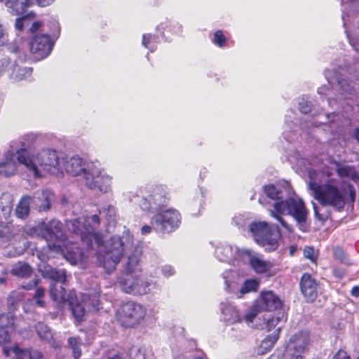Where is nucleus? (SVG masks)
<instances>
[{"mask_svg": "<svg viewBox=\"0 0 359 359\" xmlns=\"http://www.w3.org/2000/svg\"><path fill=\"white\" fill-rule=\"evenodd\" d=\"M99 224L100 217L97 215H82L67 222L68 231L78 236L88 249H93L95 246L98 248V264L107 273H111L116 269L124 255L133 250L134 238L128 230H125L121 235L111 236L102 244V235L96 231Z\"/></svg>", "mask_w": 359, "mask_h": 359, "instance_id": "obj_1", "label": "nucleus"}, {"mask_svg": "<svg viewBox=\"0 0 359 359\" xmlns=\"http://www.w3.org/2000/svg\"><path fill=\"white\" fill-rule=\"evenodd\" d=\"M264 189L267 197L275 201L273 209L269 210L271 217L276 219L288 232H291L292 228L282 218L283 215H290L296 220L299 229L306 231L307 210L300 198H287V189L280 184H269Z\"/></svg>", "mask_w": 359, "mask_h": 359, "instance_id": "obj_2", "label": "nucleus"}, {"mask_svg": "<svg viewBox=\"0 0 359 359\" xmlns=\"http://www.w3.org/2000/svg\"><path fill=\"white\" fill-rule=\"evenodd\" d=\"M19 156L25 163V168L35 178H41L46 174L57 175L62 173V165L58 152L52 149H43L36 154L21 152Z\"/></svg>", "mask_w": 359, "mask_h": 359, "instance_id": "obj_3", "label": "nucleus"}, {"mask_svg": "<svg viewBox=\"0 0 359 359\" xmlns=\"http://www.w3.org/2000/svg\"><path fill=\"white\" fill-rule=\"evenodd\" d=\"M327 179L322 184L311 181L309 184L311 194L322 205L337 210L344 208L346 191L341 180L332 177L330 171L327 172Z\"/></svg>", "mask_w": 359, "mask_h": 359, "instance_id": "obj_4", "label": "nucleus"}, {"mask_svg": "<svg viewBox=\"0 0 359 359\" xmlns=\"http://www.w3.org/2000/svg\"><path fill=\"white\" fill-rule=\"evenodd\" d=\"M168 190L165 185H151L140 191H128L125 194L127 200L137 205L144 212H154L165 205L168 197Z\"/></svg>", "mask_w": 359, "mask_h": 359, "instance_id": "obj_5", "label": "nucleus"}, {"mask_svg": "<svg viewBox=\"0 0 359 359\" xmlns=\"http://www.w3.org/2000/svg\"><path fill=\"white\" fill-rule=\"evenodd\" d=\"M250 231L255 241L266 250L273 251L277 249L280 238L277 226H269L265 222H255L250 225Z\"/></svg>", "mask_w": 359, "mask_h": 359, "instance_id": "obj_6", "label": "nucleus"}, {"mask_svg": "<svg viewBox=\"0 0 359 359\" xmlns=\"http://www.w3.org/2000/svg\"><path fill=\"white\" fill-rule=\"evenodd\" d=\"M67 300L72 315L77 322H81L83 319L86 313L84 306L88 308L89 310L97 311L100 309L99 294L97 292L90 294H81L80 301H79L75 292L70 291Z\"/></svg>", "mask_w": 359, "mask_h": 359, "instance_id": "obj_7", "label": "nucleus"}, {"mask_svg": "<svg viewBox=\"0 0 359 359\" xmlns=\"http://www.w3.org/2000/svg\"><path fill=\"white\" fill-rule=\"evenodd\" d=\"M146 314L147 310L141 304L130 301L120 306L116 316L123 326L130 327L140 324Z\"/></svg>", "mask_w": 359, "mask_h": 359, "instance_id": "obj_8", "label": "nucleus"}, {"mask_svg": "<svg viewBox=\"0 0 359 359\" xmlns=\"http://www.w3.org/2000/svg\"><path fill=\"white\" fill-rule=\"evenodd\" d=\"M155 282L147 280L140 273L124 274L120 279L121 290L133 295H144L155 287Z\"/></svg>", "mask_w": 359, "mask_h": 359, "instance_id": "obj_9", "label": "nucleus"}, {"mask_svg": "<svg viewBox=\"0 0 359 359\" xmlns=\"http://www.w3.org/2000/svg\"><path fill=\"white\" fill-rule=\"evenodd\" d=\"M311 341L308 331H300L293 334L289 339L281 359H304V353L309 348Z\"/></svg>", "mask_w": 359, "mask_h": 359, "instance_id": "obj_10", "label": "nucleus"}, {"mask_svg": "<svg viewBox=\"0 0 359 359\" xmlns=\"http://www.w3.org/2000/svg\"><path fill=\"white\" fill-rule=\"evenodd\" d=\"M181 223L180 214L174 209H168L154 215L151 224L156 231L170 233L177 229Z\"/></svg>", "mask_w": 359, "mask_h": 359, "instance_id": "obj_11", "label": "nucleus"}, {"mask_svg": "<svg viewBox=\"0 0 359 359\" xmlns=\"http://www.w3.org/2000/svg\"><path fill=\"white\" fill-rule=\"evenodd\" d=\"M346 72L349 74L354 73L353 77L359 80V74L355 73V67H348V69L346 70L341 69L339 72L327 70L325 74L329 85L344 98H347V95H351L353 90L351 84L344 78L345 72Z\"/></svg>", "mask_w": 359, "mask_h": 359, "instance_id": "obj_12", "label": "nucleus"}, {"mask_svg": "<svg viewBox=\"0 0 359 359\" xmlns=\"http://www.w3.org/2000/svg\"><path fill=\"white\" fill-rule=\"evenodd\" d=\"M225 282V290L229 293L235 294L237 297L241 298L245 294L256 292L259 286V281L255 278L247 279L238 289V284L235 280L236 274L232 271H226L222 274Z\"/></svg>", "mask_w": 359, "mask_h": 359, "instance_id": "obj_13", "label": "nucleus"}, {"mask_svg": "<svg viewBox=\"0 0 359 359\" xmlns=\"http://www.w3.org/2000/svg\"><path fill=\"white\" fill-rule=\"evenodd\" d=\"M111 177L95 165L89 166L88 172L85 175L86 186L92 189H98L102 193H108L111 191Z\"/></svg>", "mask_w": 359, "mask_h": 359, "instance_id": "obj_14", "label": "nucleus"}, {"mask_svg": "<svg viewBox=\"0 0 359 359\" xmlns=\"http://www.w3.org/2000/svg\"><path fill=\"white\" fill-rule=\"evenodd\" d=\"M54 43L48 34H37L29 43L31 53L36 59H43L50 53Z\"/></svg>", "mask_w": 359, "mask_h": 359, "instance_id": "obj_15", "label": "nucleus"}, {"mask_svg": "<svg viewBox=\"0 0 359 359\" xmlns=\"http://www.w3.org/2000/svg\"><path fill=\"white\" fill-rule=\"evenodd\" d=\"M21 152H27L26 149H20L14 152H8L4 158L0 162V176L11 177L18 171V165H23L25 163L20 161Z\"/></svg>", "mask_w": 359, "mask_h": 359, "instance_id": "obj_16", "label": "nucleus"}, {"mask_svg": "<svg viewBox=\"0 0 359 359\" xmlns=\"http://www.w3.org/2000/svg\"><path fill=\"white\" fill-rule=\"evenodd\" d=\"M23 297V294L18 291L11 292L8 298V306L9 312L0 316V328L10 331L15 330V316L13 311L15 309V304Z\"/></svg>", "mask_w": 359, "mask_h": 359, "instance_id": "obj_17", "label": "nucleus"}, {"mask_svg": "<svg viewBox=\"0 0 359 359\" xmlns=\"http://www.w3.org/2000/svg\"><path fill=\"white\" fill-rule=\"evenodd\" d=\"M242 259H247L252 269L259 274L269 272L273 267L271 262L265 260L262 256L252 250L243 249Z\"/></svg>", "mask_w": 359, "mask_h": 359, "instance_id": "obj_18", "label": "nucleus"}, {"mask_svg": "<svg viewBox=\"0 0 359 359\" xmlns=\"http://www.w3.org/2000/svg\"><path fill=\"white\" fill-rule=\"evenodd\" d=\"M62 170L65 169L67 173L72 176H78L83 174L85 177L86 173L88 172V167L93 163L86 164L79 156H73L71 157H62L61 159Z\"/></svg>", "mask_w": 359, "mask_h": 359, "instance_id": "obj_19", "label": "nucleus"}, {"mask_svg": "<svg viewBox=\"0 0 359 359\" xmlns=\"http://www.w3.org/2000/svg\"><path fill=\"white\" fill-rule=\"evenodd\" d=\"M62 223L56 219H53L48 223H43L39 227L42 237L46 241H63L65 236L62 228Z\"/></svg>", "mask_w": 359, "mask_h": 359, "instance_id": "obj_20", "label": "nucleus"}, {"mask_svg": "<svg viewBox=\"0 0 359 359\" xmlns=\"http://www.w3.org/2000/svg\"><path fill=\"white\" fill-rule=\"evenodd\" d=\"M11 273L13 276L22 278H31V281L22 285V287L26 290H32L34 288L39 282V278L36 275L33 274L32 268L28 264L25 262H18L15 264L11 269Z\"/></svg>", "mask_w": 359, "mask_h": 359, "instance_id": "obj_21", "label": "nucleus"}, {"mask_svg": "<svg viewBox=\"0 0 359 359\" xmlns=\"http://www.w3.org/2000/svg\"><path fill=\"white\" fill-rule=\"evenodd\" d=\"M54 201V194L49 190L37 191L31 196L32 207L39 212L49 210Z\"/></svg>", "mask_w": 359, "mask_h": 359, "instance_id": "obj_22", "label": "nucleus"}, {"mask_svg": "<svg viewBox=\"0 0 359 359\" xmlns=\"http://www.w3.org/2000/svg\"><path fill=\"white\" fill-rule=\"evenodd\" d=\"M243 249L228 244L220 243L216 247L215 256L221 262L231 263L235 259H241Z\"/></svg>", "mask_w": 359, "mask_h": 359, "instance_id": "obj_23", "label": "nucleus"}, {"mask_svg": "<svg viewBox=\"0 0 359 359\" xmlns=\"http://www.w3.org/2000/svg\"><path fill=\"white\" fill-rule=\"evenodd\" d=\"M255 302L262 311L276 310L282 305L279 297L271 291L262 292Z\"/></svg>", "mask_w": 359, "mask_h": 359, "instance_id": "obj_24", "label": "nucleus"}, {"mask_svg": "<svg viewBox=\"0 0 359 359\" xmlns=\"http://www.w3.org/2000/svg\"><path fill=\"white\" fill-rule=\"evenodd\" d=\"M4 353L6 356H11L14 359H42L41 353L36 350L20 349L18 346L10 348L4 346Z\"/></svg>", "mask_w": 359, "mask_h": 359, "instance_id": "obj_25", "label": "nucleus"}, {"mask_svg": "<svg viewBox=\"0 0 359 359\" xmlns=\"http://www.w3.org/2000/svg\"><path fill=\"white\" fill-rule=\"evenodd\" d=\"M300 288L302 294L308 301H313L317 296V283L311 276L305 273L300 281Z\"/></svg>", "mask_w": 359, "mask_h": 359, "instance_id": "obj_26", "label": "nucleus"}, {"mask_svg": "<svg viewBox=\"0 0 359 359\" xmlns=\"http://www.w3.org/2000/svg\"><path fill=\"white\" fill-rule=\"evenodd\" d=\"M220 309L225 321L230 323H241L243 321L242 315L229 302H222Z\"/></svg>", "mask_w": 359, "mask_h": 359, "instance_id": "obj_27", "label": "nucleus"}, {"mask_svg": "<svg viewBox=\"0 0 359 359\" xmlns=\"http://www.w3.org/2000/svg\"><path fill=\"white\" fill-rule=\"evenodd\" d=\"M40 271L45 278H50L57 283H65L66 281L67 274L64 269H56L50 266H46Z\"/></svg>", "mask_w": 359, "mask_h": 359, "instance_id": "obj_28", "label": "nucleus"}, {"mask_svg": "<svg viewBox=\"0 0 359 359\" xmlns=\"http://www.w3.org/2000/svg\"><path fill=\"white\" fill-rule=\"evenodd\" d=\"M280 332V327H278L275 332H273L262 341L257 351L259 354H264L272 349L279 338Z\"/></svg>", "mask_w": 359, "mask_h": 359, "instance_id": "obj_29", "label": "nucleus"}, {"mask_svg": "<svg viewBox=\"0 0 359 359\" xmlns=\"http://www.w3.org/2000/svg\"><path fill=\"white\" fill-rule=\"evenodd\" d=\"M140 255L137 252H132L128 257V259L125 266V273H140L141 269L139 266Z\"/></svg>", "mask_w": 359, "mask_h": 359, "instance_id": "obj_30", "label": "nucleus"}, {"mask_svg": "<svg viewBox=\"0 0 359 359\" xmlns=\"http://www.w3.org/2000/svg\"><path fill=\"white\" fill-rule=\"evenodd\" d=\"M30 205H32L31 196L22 197L15 210L16 216L21 219L27 217L29 214Z\"/></svg>", "mask_w": 359, "mask_h": 359, "instance_id": "obj_31", "label": "nucleus"}, {"mask_svg": "<svg viewBox=\"0 0 359 359\" xmlns=\"http://www.w3.org/2000/svg\"><path fill=\"white\" fill-rule=\"evenodd\" d=\"M262 312V310L257 306L255 302L246 311L244 316H242L243 320L245 321L246 325L250 327H255V320H256L258 314Z\"/></svg>", "mask_w": 359, "mask_h": 359, "instance_id": "obj_32", "label": "nucleus"}, {"mask_svg": "<svg viewBox=\"0 0 359 359\" xmlns=\"http://www.w3.org/2000/svg\"><path fill=\"white\" fill-rule=\"evenodd\" d=\"M50 296L53 301L62 304L67 302V297H66L65 288L58 285L57 283H54L50 287Z\"/></svg>", "mask_w": 359, "mask_h": 359, "instance_id": "obj_33", "label": "nucleus"}, {"mask_svg": "<svg viewBox=\"0 0 359 359\" xmlns=\"http://www.w3.org/2000/svg\"><path fill=\"white\" fill-rule=\"evenodd\" d=\"M334 165L338 175L336 179L341 180L340 177L355 178L356 177L355 170L353 167L338 163H334Z\"/></svg>", "mask_w": 359, "mask_h": 359, "instance_id": "obj_34", "label": "nucleus"}, {"mask_svg": "<svg viewBox=\"0 0 359 359\" xmlns=\"http://www.w3.org/2000/svg\"><path fill=\"white\" fill-rule=\"evenodd\" d=\"M32 72V69L30 67H22L18 65H15L11 76L15 80L20 81L29 78Z\"/></svg>", "mask_w": 359, "mask_h": 359, "instance_id": "obj_35", "label": "nucleus"}, {"mask_svg": "<svg viewBox=\"0 0 359 359\" xmlns=\"http://www.w3.org/2000/svg\"><path fill=\"white\" fill-rule=\"evenodd\" d=\"M35 328L37 334L42 340L51 342L53 340V333L46 325L39 322L36 325Z\"/></svg>", "mask_w": 359, "mask_h": 359, "instance_id": "obj_36", "label": "nucleus"}, {"mask_svg": "<svg viewBox=\"0 0 359 359\" xmlns=\"http://www.w3.org/2000/svg\"><path fill=\"white\" fill-rule=\"evenodd\" d=\"M49 248L53 251L61 252L66 257V259H68L72 264H75L80 258L79 253L74 251L71 252L67 250V254H65V251L62 249V247L59 244L57 245L54 243L53 245H49Z\"/></svg>", "mask_w": 359, "mask_h": 359, "instance_id": "obj_37", "label": "nucleus"}, {"mask_svg": "<svg viewBox=\"0 0 359 359\" xmlns=\"http://www.w3.org/2000/svg\"><path fill=\"white\" fill-rule=\"evenodd\" d=\"M13 196L8 193H4L0 196V208L4 214L8 215L12 210Z\"/></svg>", "mask_w": 359, "mask_h": 359, "instance_id": "obj_38", "label": "nucleus"}, {"mask_svg": "<svg viewBox=\"0 0 359 359\" xmlns=\"http://www.w3.org/2000/svg\"><path fill=\"white\" fill-rule=\"evenodd\" d=\"M284 316L283 313H278L276 316H272L271 318H269L266 323V328L268 331H276V330L280 327H282L281 324L284 320Z\"/></svg>", "mask_w": 359, "mask_h": 359, "instance_id": "obj_39", "label": "nucleus"}, {"mask_svg": "<svg viewBox=\"0 0 359 359\" xmlns=\"http://www.w3.org/2000/svg\"><path fill=\"white\" fill-rule=\"evenodd\" d=\"M337 115L335 113L332 114H323L320 113L315 115V121L314 123L316 126H318L320 125L323 124H327L330 122H332L334 121V118Z\"/></svg>", "mask_w": 359, "mask_h": 359, "instance_id": "obj_40", "label": "nucleus"}, {"mask_svg": "<svg viewBox=\"0 0 359 359\" xmlns=\"http://www.w3.org/2000/svg\"><path fill=\"white\" fill-rule=\"evenodd\" d=\"M158 37L151 34H144L142 37V45L148 48L151 52H154L156 48Z\"/></svg>", "mask_w": 359, "mask_h": 359, "instance_id": "obj_41", "label": "nucleus"}, {"mask_svg": "<svg viewBox=\"0 0 359 359\" xmlns=\"http://www.w3.org/2000/svg\"><path fill=\"white\" fill-rule=\"evenodd\" d=\"M11 238V226L0 221V243H6Z\"/></svg>", "mask_w": 359, "mask_h": 359, "instance_id": "obj_42", "label": "nucleus"}, {"mask_svg": "<svg viewBox=\"0 0 359 359\" xmlns=\"http://www.w3.org/2000/svg\"><path fill=\"white\" fill-rule=\"evenodd\" d=\"M68 343L72 349L74 358L78 359L81 354V351L80 348L81 341L80 339L76 337H70L68 339Z\"/></svg>", "mask_w": 359, "mask_h": 359, "instance_id": "obj_43", "label": "nucleus"}, {"mask_svg": "<svg viewBox=\"0 0 359 359\" xmlns=\"http://www.w3.org/2000/svg\"><path fill=\"white\" fill-rule=\"evenodd\" d=\"M226 40V39L221 30L215 32L213 39V43L215 44L218 45L219 47H222L224 45Z\"/></svg>", "mask_w": 359, "mask_h": 359, "instance_id": "obj_44", "label": "nucleus"}, {"mask_svg": "<svg viewBox=\"0 0 359 359\" xmlns=\"http://www.w3.org/2000/svg\"><path fill=\"white\" fill-rule=\"evenodd\" d=\"M13 332L0 328V346H3L10 341Z\"/></svg>", "mask_w": 359, "mask_h": 359, "instance_id": "obj_45", "label": "nucleus"}, {"mask_svg": "<svg viewBox=\"0 0 359 359\" xmlns=\"http://www.w3.org/2000/svg\"><path fill=\"white\" fill-rule=\"evenodd\" d=\"M100 213H104L109 218H112L116 214V208L111 204H106L100 210Z\"/></svg>", "mask_w": 359, "mask_h": 359, "instance_id": "obj_46", "label": "nucleus"}, {"mask_svg": "<svg viewBox=\"0 0 359 359\" xmlns=\"http://www.w3.org/2000/svg\"><path fill=\"white\" fill-rule=\"evenodd\" d=\"M45 294V290L43 287H38L36 290L35 294L34 296V299L36 300V304L39 306H43L45 302L41 299Z\"/></svg>", "mask_w": 359, "mask_h": 359, "instance_id": "obj_47", "label": "nucleus"}, {"mask_svg": "<svg viewBox=\"0 0 359 359\" xmlns=\"http://www.w3.org/2000/svg\"><path fill=\"white\" fill-rule=\"evenodd\" d=\"M130 355L132 359H144V354L138 347H133L130 349Z\"/></svg>", "mask_w": 359, "mask_h": 359, "instance_id": "obj_48", "label": "nucleus"}, {"mask_svg": "<svg viewBox=\"0 0 359 359\" xmlns=\"http://www.w3.org/2000/svg\"><path fill=\"white\" fill-rule=\"evenodd\" d=\"M8 41V34L3 25L0 23V46L6 45Z\"/></svg>", "mask_w": 359, "mask_h": 359, "instance_id": "obj_49", "label": "nucleus"}, {"mask_svg": "<svg viewBox=\"0 0 359 359\" xmlns=\"http://www.w3.org/2000/svg\"><path fill=\"white\" fill-rule=\"evenodd\" d=\"M304 256L306 258L311 259L312 262H314L316 257L314 249L311 247H305L304 250Z\"/></svg>", "mask_w": 359, "mask_h": 359, "instance_id": "obj_50", "label": "nucleus"}, {"mask_svg": "<svg viewBox=\"0 0 359 359\" xmlns=\"http://www.w3.org/2000/svg\"><path fill=\"white\" fill-rule=\"evenodd\" d=\"M346 33L347 34V36L349 39L350 44L353 48V49L355 51L359 52V39L355 36H351L348 34L347 30L346 29Z\"/></svg>", "mask_w": 359, "mask_h": 359, "instance_id": "obj_51", "label": "nucleus"}, {"mask_svg": "<svg viewBox=\"0 0 359 359\" xmlns=\"http://www.w3.org/2000/svg\"><path fill=\"white\" fill-rule=\"evenodd\" d=\"M27 8L25 11L22 15H16L17 16H21L20 18H18L15 20V27L17 29L21 30L23 28V21L26 19L27 15Z\"/></svg>", "mask_w": 359, "mask_h": 359, "instance_id": "obj_52", "label": "nucleus"}, {"mask_svg": "<svg viewBox=\"0 0 359 359\" xmlns=\"http://www.w3.org/2000/svg\"><path fill=\"white\" fill-rule=\"evenodd\" d=\"M161 271L164 276L169 277L175 273L173 267L170 265H164L161 267Z\"/></svg>", "mask_w": 359, "mask_h": 359, "instance_id": "obj_53", "label": "nucleus"}, {"mask_svg": "<svg viewBox=\"0 0 359 359\" xmlns=\"http://www.w3.org/2000/svg\"><path fill=\"white\" fill-rule=\"evenodd\" d=\"M333 255L335 258L341 262H344L345 260V253L340 248H335L333 251Z\"/></svg>", "mask_w": 359, "mask_h": 359, "instance_id": "obj_54", "label": "nucleus"}, {"mask_svg": "<svg viewBox=\"0 0 359 359\" xmlns=\"http://www.w3.org/2000/svg\"><path fill=\"white\" fill-rule=\"evenodd\" d=\"M299 110L302 113L307 114L311 110V107L310 103H309L307 101L303 100L302 102H299Z\"/></svg>", "mask_w": 359, "mask_h": 359, "instance_id": "obj_55", "label": "nucleus"}, {"mask_svg": "<svg viewBox=\"0 0 359 359\" xmlns=\"http://www.w3.org/2000/svg\"><path fill=\"white\" fill-rule=\"evenodd\" d=\"M8 275V270L0 264V284H5L6 283V276Z\"/></svg>", "mask_w": 359, "mask_h": 359, "instance_id": "obj_56", "label": "nucleus"}, {"mask_svg": "<svg viewBox=\"0 0 359 359\" xmlns=\"http://www.w3.org/2000/svg\"><path fill=\"white\" fill-rule=\"evenodd\" d=\"M332 359H351L348 353L342 349L339 350L333 356Z\"/></svg>", "mask_w": 359, "mask_h": 359, "instance_id": "obj_57", "label": "nucleus"}, {"mask_svg": "<svg viewBox=\"0 0 359 359\" xmlns=\"http://www.w3.org/2000/svg\"><path fill=\"white\" fill-rule=\"evenodd\" d=\"M122 353L116 351H110L105 356L104 359H121Z\"/></svg>", "mask_w": 359, "mask_h": 359, "instance_id": "obj_58", "label": "nucleus"}, {"mask_svg": "<svg viewBox=\"0 0 359 359\" xmlns=\"http://www.w3.org/2000/svg\"><path fill=\"white\" fill-rule=\"evenodd\" d=\"M333 274L336 278L341 279L344 276L345 270L344 269L334 268L333 270Z\"/></svg>", "mask_w": 359, "mask_h": 359, "instance_id": "obj_59", "label": "nucleus"}, {"mask_svg": "<svg viewBox=\"0 0 359 359\" xmlns=\"http://www.w3.org/2000/svg\"><path fill=\"white\" fill-rule=\"evenodd\" d=\"M152 227L149 225H144L141 229V233L143 235L151 233Z\"/></svg>", "mask_w": 359, "mask_h": 359, "instance_id": "obj_60", "label": "nucleus"}, {"mask_svg": "<svg viewBox=\"0 0 359 359\" xmlns=\"http://www.w3.org/2000/svg\"><path fill=\"white\" fill-rule=\"evenodd\" d=\"M330 89L326 86H321L318 88V93L320 95H327V92H329Z\"/></svg>", "mask_w": 359, "mask_h": 359, "instance_id": "obj_61", "label": "nucleus"}, {"mask_svg": "<svg viewBox=\"0 0 359 359\" xmlns=\"http://www.w3.org/2000/svg\"><path fill=\"white\" fill-rule=\"evenodd\" d=\"M41 22H33L32 27L30 28V30L32 32H35L41 27Z\"/></svg>", "mask_w": 359, "mask_h": 359, "instance_id": "obj_62", "label": "nucleus"}, {"mask_svg": "<svg viewBox=\"0 0 359 359\" xmlns=\"http://www.w3.org/2000/svg\"><path fill=\"white\" fill-rule=\"evenodd\" d=\"M351 294L355 297H358L359 295V287H354L351 290Z\"/></svg>", "mask_w": 359, "mask_h": 359, "instance_id": "obj_63", "label": "nucleus"}, {"mask_svg": "<svg viewBox=\"0 0 359 359\" xmlns=\"http://www.w3.org/2000/svg\"><path fill=\"white\" fill-rule=\"evenodd\" d=\"M353 135L359 143V128H356L354 131Z\"/></svg>", "mask_w": 359, "mask_h": 359, "instance_id": "obj_64", "label": "nucleus"}]
</instances>
